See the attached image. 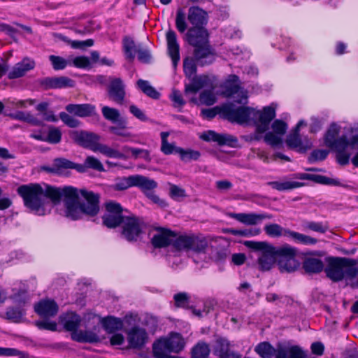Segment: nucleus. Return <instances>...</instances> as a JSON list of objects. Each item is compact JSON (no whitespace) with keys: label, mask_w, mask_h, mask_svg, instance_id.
<instances>
[{"label":"nucleus","mask_w":358,"mask_h":358,"mask_svg":"<svg viewBox=\"0 0 358 358\" xmlns=\"http://www.w3.org/2000/svg\"><path fill=\"white\" fill-rule=\"evenodd\" d=\"M17 194L22 198L24 206L38 215H45V206L50 199L57 204L64 197L66 215L73 220L83 219L84 215L94 217L99 212V196L86 189L71 186L63 189L45 185L29 183L20 185Z\"/></svg>","instance_id":"1"},{"label":"nucleus","mask_w":358,"mask_h":358,"mask_svg":"<svg viewBox=\"0 0 358 358\" xmlns=\"http://www.w3.org/2000/svg\"><path fill=\"white\" fill-rule=\"evenodd\" d=\"M276 106L275 103H272L262 110H256L252 107H236L234 103H229L220 108L219 112L231 122L244 124L252 120L255 131L250 138L259 141L262 138V134L269 129L271 122L275 117Z\"/></svg>","instance_id":"2"},{"label":"nucleus","mask_w":358,"mask_h":358,"mask_svg":"<svg viewBox=\"0 0 358 358\" xmlns=\"http://www.w3.org/2000/svg\"><path fill=\"white\" fill-rule=\"evenodd\" d=\"M208 22V14L203 8L197 6H190L188 9L187 16L182 8L176 11V27L182 34L187 30L185 37L190 38L194 43L196 38H203L209 35L206 26Z\"/></svg>","instance_id":"3"},{"label":"nucleus","mask_w":358,"mask_h":358,"mask_svg":"<svg viewBox=\"0 0 358 358\" xmlns=\"http://www.w3.org/2000/svg\"><path fill=\"white\" fill-rule=\"evenodd\" d=\"M326 262L327 265L324 267V272L333 282H340L343 279L352 281L357 277L358 268L355 267L356 260L329 257L326 259Z\"/></svg>","instance_id":"4"},{"label":"nucleus","mask_w":358,"mask_h":358,"mask_svg":"<svg viewBox=\"0 0 358 358\" xmlns=\"http://www.w3.org/2000/svg\"><path fill=\"white\" fill-rule=\"evenodd\" d=\"M70 136L76 144L84 148L90 149L93 152H99L110 158L122 159L124 157V155L117 150L111 148L105 144L99 143L101 137L94 132L76 130L71 132Z\"/></svg>","instance_id":"5"},{"label":"nucleus","mask_w":358,"mask_h":358,"mask_svg":"<svg viewBox=\"0 0 358 358\" xmlns=\"http://www.w3.org/2000/svg\"><path fill=\"white\" fill-rule=\"evenodd\" d=\"M185 341L178 333H171L168 336L160 338L152 345V353L155 357L170 354L178 353L185 348Z\"/></svg>","instance_id":"6"},{"label":"nucleus","mask_w":358,"mask_h":358,"mask_svg":"<svg viewBox=\"0 0 358 358\" xmlns=\"http://www.w3.org/2000/svg\"><path fill=\"white\" fill-rule=\"evenodd\" d=\"M209 35L204 36L203 38H196L192 43L190 38H187V43L194 48L193 56L196 64L203 66L209 65L215 61V52L209 43Z\"/></svg>","instance_id":"7"},{"label":"nucleus","mask_w":358,"mask_h":358,"mask_svg":"<svg viewBox=\"0 0 358 358\" xmlns=\"http://www.w3.org/2000/svg\"><path fill=\"white\" fill-rule=\"evenodd\" d=\"M278 264L281 272L292 273L299 266V262L296 259V250L285 245L278 248Z\"/></svg>","instance_id":"8"},{"label":"nucleus","mask_w":358,"mask_h":358,"mask_svg":"<svg viewBox=\"0 0 358 358\" xmlns=\"http://www.w3.org/2000/svg\"><path fill=\"white\" fill-rule=\"evenodd\" d=\"M173 245L178 250H192L196 252H205L208 242L205 238H199L195 236L181 235L173 240Z\"/></svg>","instance_id":"9"},{"label":"nucleus","mask_w":358,"mask_h":358,"mask_svg":"<svg viewBox=\"0 0 358 358\" xmlns=\"http://www.w3.org/2000/svg\"><path fill=\"white\" fill-rule=\"evenodd\" d=\"M122 224V234L128 241H136L142 234L144 222L134 215H127Z\"/></svg>","instance_id":"10"},{"label":"nucleus","mask_w":358,"mask_h":358,"mask_svg":"<svg viewBox=\"0 0 358 358\" xmlns=\"http://www.w3.org/2000/svg\"><path fill=\"white\" fill-rule=\"evenodd\" d=\"M106 212L103 216V224L108 228H115L123 222L127 215H123V208L119 203L109 201L106 203Z\"/></svg>","instance_id":"11"},{"label":"nucleus","mask_w":358,"mask_h":358,"mask_svg":"<svg viewBox=\"0 0 358 358\" xmlns=\"http://www.w3.org/2000/svg\"><path fill=\"white\" fill-rule=\"evenodd\" d=\"M285 143L289 148L299 153H306L313 145L311 141L308 137L302 138L299 132L294 131L287 136Z\"/></svg>","instance_id":"12"},{"label":"nucleus","mask_w":358,"mask_h":358,"mask_svg":"<svg viewBox=\"0 0 358 358\" xmlns=\"http://www.w3.org/2000/svg\"><path fill=\"white\" fill-rule=\"evenodd\" d=\"M148 340L147 331L138 326L133 327L127 332V341L131 348L141 349L146 344Z\"/></svg>","instance_id":"13"},{"label":"nucleus","mask_w":358,"mask_h":358,"mask_svg":"<svg viewBox=\"0 0 358 358\" xmlns=\"http://www.w3.org/2000/svg\"><path fill=\"white\" fill-rule=\"evenodd\" d=\"M108 95L113 101L122 104L125 95V85L120 78H112L108 86Z\"/></svg>","instance_id":"14"},{"label":"nucleus","mask_w":358,"mask_h":358,"mask_svg":"<svg viewBox=\"0 0 358 358\" xmlns=\"http://www.w3.org/2000/svg\"><path fill=\"white\" fill-rule=\"evenodd\" d=\"M157 233L155 234L151 243L155 248H162L173 245V239L176 237L175 232L165 228H157Z\"/></svg>","instance_id":"15"},{"label":"nucleus","mask_w":358,"mask_h":358,"mask_svg":"<svg viewBox=\"0 0 358 358\" xmlns=\"http://www.w3.org/2000/svg\"><path fill=\"white\" fill-rule=\"evenodd\" d=\"M166 40L169 55L172 59L173 67L176 68L180 61V46L176 33L173 29H169L166 33Z\"/></svg>","instance_id":"16"},{"label":"nucleus","mask_w":358,"mask_h":358,"mask_svg":"<svg viewBox=\"0 0 358 358\" xmlns=\"http://www.w3.org/2000/svg\"><path fill=\"white\" fill-rule=\"evenodd\" d=\"M58 310L59 306L53 299H43L34 305V311L44 318L55 317Z\"/></svg>","instance_id":"17"},{"label":"nucleus","mask_w":358,"mask_h":358,"mask_svg":"<svg viewBox=\"0 0 358 358\" xmlns=\"http://www.w3.org/2000/svg\"><path fill=\"white\" fill-rule=\"evenodd\" d=\"M41 85L45 89H61L73 87L75 82L66 76L46 77L41 80Z\"/></svg>","instance_id":"18"},{"label":"nucleus","mask_w":358,"mask_h":358,"mask_svg":"<svg viewBox=\"0 0 358 358\" xmlns=\"http://www.w3.org/2000/svg\"><path fill=\"white\" fill-rule=\"evenodd\" d=\"M341 131V127L336 123L331 124L324 136V143L331 149H333L340 144V142H347V137L345 135L337 138Z\"/></svg>","instance_id":"19"},{"label":"nucleus","mask_w":358,"mask_h":358,"mask_svg":"<svg viewBox=\"0 0 358 358\" xmlns=\"http://www.w3.org/2000/svg\"><path fill=\"white\" fill-rule=\"evenodd\" d=\"M230 217L246 225H255L263 220L273 218L272 215L267 213H231Z\"/></svg>","instance_id":"20"},{"label":"nucleus","mask_w":358,"mask_h":358,"mask_svg":"<svg viewBox=\"0 0 358 358\" xmlns=\"http://www.w3.org/2000/svg\"><path fill=\"white\" fill-rule=\"evenodd\" d=\"M35 67V62L29 58H24L21 62L15 64L8 73L10 80L24 76L26 73Z\"/></svg>","instance_id":"21"},{"label":"nucleus","mask_w":358,"mask_h":358,"mask_svg":"<svg viewBox=\"0 0 358 358\" xmlns=\"http://www.w3.org/2000/svg\"><path fill=\"white\" fill-rule=\"evenodd\" d=\"M200 138L206 142H216L220 145H231L233 143L237 142V138L233 136L228 134H217L213 130H208L203 132Z\"/></svg>","instance_id":"22"},{"label":"nucleus","mask_w":358,"mask_h":358,"mask_svg":"<svg viewBox=\"0 0 358 358\" xmlns=\"http://www.w3.org/2000/svg\"><path fill=\"white\" fill-rule=\"evenodd\" d=\"M292 178L295 179L299 180H308L315 182V183L327 185H334V186H340L341 182L338 180L330 178L325 176L317 175V174H310L305 173H297L292 175Z\"/></svg>","instance_id":"23"},{"label":"nucleus","mask_w":358,"mask_h":358,"mask_svg":"<svg viewBox=\"0 0 358 358\" xmlns=\"http://www.w3.org/2000/svg\"><path fill=\"white\" fill-rule=\"evenodd\" d=\"M59 322L62 324L64 329L67 331L73 333H78L81 322L80 316L73 312H69L59 317Z\"/></svg>","instance_id":"24"},{"label":"nucleus","mask_w":358,"mask_h":358,"mask_svg":"<svg viewBox=\"0 0 358 358\" xmlns=\"http://www.w3.org/2000/svg\"><path fill=\"white\" fill-rule=\"evenodd\" d=\"M65 108L69 113L80 117H90L96 115V107L90 103L69 104Z\"/></svg>","instance_id":"25"},{"label":"nucleus","mask_w":358,"mask_h":358,"mask_svg":"<svg viewBox=\"0 0 358 358\" xmlns=\"http://www.w3.org/2000/svg\"><path fill=\"white\" fill-rule=\"evenodd\" d=\"M278 248H273L266 252L262 253L258 259V264L262 271H268L278 257Z\"/></svg>","instance_id":"26"},{"label":"nucleus","mask_w":358,"mask_h":358,"mask_svg":"<svg viewBox=\"0 0 358 358\" xmlns=\"http://www.w3.org/2000/svg\"><path fill=\"white\" fill-rule=\"evenodd\" d=\"M134 187L141 189L145 195L157 187V182L142 175H134Z\"/></svg>","instance_id":"27"},{"label":"nucleus","mask_w":358,"mask_h":358,"mask_svg":"<svg viewBox=\"0 0 358 358\" xmlns=\"http://www.w3.org/2000/svg\"><path fill=\"white\" fill-rule=\"evenodd\" d=\"M305 272L308 274H315L324 271L323 262L315 257H306L302 264Z\"/></svg>","instance_id":"28"},{"label":"nucleus","mask_w":358,"mask_h":358,"mask_svg":"<svg viewBox=\"0 0 358 358\" xmlns=\"http://www.w3.org/2000/svg\"><path fill=\"white\" fill-rule=\"evenodd\" d=\"M267 185L270 186L274 189L279 192L289 191L294 189H296L303 186V183L297 181L287 180L286 178H283L279 181H270L268 182Z\"/></svg>","instance_id":"29"},{"label":"nucleus","mask_w":358,"mask_h":358,"mask_svg":"<svg viewBox=\"0 0 358 358\" xmlns=\"http://www.w3.org/2000/svg\"><path fill=\"white\" fill-rule=\"evenodd\" d=\"M285 236L290 237L297 243L305 245H313L318 242L317 239L315 238L291 230L285 231Z\"/></svg>","instance_id":"30"},{"label":"nucleus","mask_w":358,"mask_h":358,"mask_svg":"<svg viewBox=\"0 0 358 358\" xmlns=\"http://www.w3.org/2000/svg\"><path fill=\"white\" fill-rule=\"evenodd\" d=\"M340 145L332 150L336 151V157L337 162L342 165L345 166L349 164L350 158L351 156V153L348 152V148L350 147L348 146V143H344L343 141L340 142Z\"/></svg>","instance_id":"31"},{"label":"nucleus","mask_w":358,"mask_h":358,"mask_svg":"<svg viewBox=\"0 0 358 358\" xmlns=\"http://www.w3.org/2000/svg\"><path fill=\"white\" fill-rule=\"evenodd\" d=\"M71 338L73 341L80 343H97L100 341L99 336L92 331H80L78 333H73Z\"/></svg>","instance_id":"32"},{"label":"nucleus","mask_w":358,"mask_h":358,"mask_svg":"<svg viewBox=\"0 0 358 358\" xmlns=\"http://www.w3.org/2000/svg\"><path fill=\"white\" fill-rule=\"evenodd\" d=\"M101 324L104 329L108 333H113L121 329L123 327L122 321L120 319L112 316L103 318Z\"/></svg>","instance_id":"33"},{"label":"nucleus","mask_w":358,"mask_h":358,"mask_svg":"<svg viewBox=\"0 0 358 358\" xmlns=\"http://www.w3.org/2000/svg\"><path fill=\"white\" fill-rule=\"evenodd\" d=\"M210 346L203 341L198 342L191 350V358H208Z\"/></svg>","instance_id":"34"},{"label":"nucleus","mask_w":358,"mask_h":358,"mask_svg":"<svg viewBox=\"0 0 358 358\" xmlns=\"http://www.w3.org/2000/svg\"><path fill=\"white\" fill-rule=\"evenodd\" d=\"M111 187L115 191H124L131 187H134V175L116 178Z\"/></svg>","instance_id":"35"},{"label":"nucleus","mask_w":358,"mask_h":358,"mask_svg":"<svg viewBox=\"0 0 358 358\" xmlns=\"http://www.w3.org/2000/svg\"><path fill=\"white\" fill-rule=\"evenodd\" d=\"M10 116L14 120L24 121L34 126L42 124V122L29 112L17 111L15 113L10 114Z\"/></svg>","instance_id":"36"},{"label":"nucleus","mask_w":358,"mask_h":358,"mask_svg":"<svg viewBox=\"0 0 358 358\" xmlns=\"http://www.w3.org/2000/svg\"><path fill=\"white\" fill-rule=\"evenodd\" d=\"M175 152L180 155V159L185 162H187L191 160H198L201 157L199 151L192 149L185 150L180 147H177L175 149Z\"/></svg>","instance_id":"37"},{"label":"nucleus","mask_w":358,"mask_h":358,"mask_svg":"<svg viewBox=\"0 0 358 358\" xmlns=\"http://www.w3.org/2000/svg\"><path fill=\"white\" fill-rule=\"evenodd\" d=\"M123 50L127 59L133 61L135 58V52H137L134 41L129 36L123 38Z\"/></svg>","instance_id":"38"},{"label":"nucleus","mask_w":358,"mask_h":358,"mask_svg":"<svg viewBox=\"0 0 358 358\" xmlns=\"http://www.w3.org/2000/svg\"><path fill=\"white\" fill-rule=\"evenodd\" d=\"M137 86L145 94L152 99H158L160 96V94L147 80H138Z\"/></svg>","instance_id":"39"},{"label":"nucleus","mask_w":358,"mask_h":358,"mask_svg":"<svg viewBox=\"0 0 358 358\" xmlns=\"http://www.w3.org/2000/svg\"><path fill=\"white\" fill-rule=\"evenodd\" d=\"M255 352L262 358H272L275 348L268 342H262L255 348Z\"/></svg>","instance_id":"40"},{"label":"nucleus","mask_w":358,"mask_h":358,"mask_svg":"<svg viewBox=\"0 0 358 358\" xmlns=\"http://www.w3.org/2000/svg\"><path fill=\"white\" fill-rule=\"evenodd\" d=\"M124 150L129 152L134 159L141 158L148 162L151 161L150 151L148 150L128 146L124 147Z\"/></svg>","instance_id":"41"},{"label":"nucleus","mask_w":358,"mask_h":358,"mask_svg":"<svg viewBox=\"0 0 358 358\" xmlns=\"http://www.w3.org/2000/svg\"><path fill=\"white\" fill-rule=\"evenodd\" d=\"M13 294L10 296V299L13 301L14 303L18 305V306H24L29 301V295L27 291L25 289L16 290L13 289Z\"/></svg>","instance_id":"42"},{"label":"nucleus","mask_w":358,"mask_h":358,"mask_svg":"<svg viewBox=\"0 0 358 358\" xmlns=\"http://www.w3.org/2000/svg\"><path fill=\"white\" fill-rule=\"evenodd\" d=\"M6 318L14 322H19L23 315H25V311L21 308L18 307H8L6 312Z\"/></svg>","instance_id":"43"},{"label":"nucleus","mask_w":358,"mask_h":358,"mask_svg":"<svg viewBox=\"0 0 358 358\" xmlns=\"http://www.w3.org/2000/svg\"><path fill=\"white\" fill-rule=\"evenodd\" d=\"M264 229L266 234L271 237H279L282 235L285 236V231L287 230V229L282 228L278 224H266Z\"/></svg>","instance_id":"44"},{"label":"nucleus","mask_w":358,"mask_h":358,"mask_svg":"<svg viewBox=\"0 0 358 358\" xmlns=\"http://www.w3.org/2000/svg\"><path fill=\"white\" fill-rule=\"evenodd\" d=\"M101 113L103 117L111 122H116V121L118 120V118L120 117L119 110L109 106H105L102 107Z\"/></svg>","instance_id":"45"},{"label":"nucleus","mask_w":358,"mask_h":358,"mask_svg":"<svg viewBox=\"0 0 358 358\" xmlns=\"http://www.w3.org/2000/svg\"><path fill=\"white\" fill-rule=\"evenodd\" d=\"M196 62L194 58L187 57L183 60V69L187 77H192L196 73Z\"/></svg>","instance_id":"46"},{"label":"nucleus","mask_w":358,"mask_h":358,"mask_svg":"<svg viewBox=\"0 0 358 358\" xmlns=\"http://www.w3.org/2000/svg\"><path fill=\"white\" fill-rule=\"evenodd\" d=\"M62 132L57 127L51 126L49 129L48 134L46 135V142L52 144H57L61 141Z\"/></svg>","instance_id":"47"},{"label":"nucleus","mask_w":358,"mask_h":358,"mask_svg":"<svg viewBox=\"0 0 358 358\" xmlns=\"http://www.w3.org/2000/svg\"><path fill=\"white\" fill-rule=\"evenodd\" d=\"M244 245L248 248L253 249L256 251H260L262 252V253H264L266 252V250H269L274 248L266 242H256L248 241H245L244 243Z\"/></svg>","instance_id":"48"},{"label":"nucleus","mask_w":358,"mask_h":358,"mask_svg":"<svg viewBox=\"0 0 358 358\" xmlns=\"http://www.w3.org/2000/svg\"><path fill=\"white\" fill-rule=\"evenodd\" d=\"M265 135L262 138H264V141L268 145L275 147L282 143V136L276 134L273 131H268V130L264 132Z\"/></svg>","instance_id":"49"},{"label":"nucleus","mask_w":358,"mask_h":358,"mask_svg":"<svg viewBox=\"0 0 358 358\" xmlns=\"http://www.w3.org/2000/svg\"><path fill=\"white\" fill-rule=\"evenodd\" d=\"M175 306L177 308H187L189 303V296L186 292H180L173 296Z\"/></svg>","instance_id":"50"},{"label":"nucleus","mask_w":358,"mask_h":358,"mask_svg":"<svg viewBox=\"0 0 358 358\" xmlns=\"http://www.w3.org/2000/svg\"><path fill=\"white\" fill-rule=\"evenodd\" d=\"M216 101V97L211 90H205L200 94L199 103L202 105L212 106Z\"/></svg>","instance_id":"51"},{"label":"nucleus","mask_w":358,"mask_h":358,"mask_svg":"<svg viewBox=\"0 0 358 358\" xmlns=\"http://www.w3.org/2000/svg\"><path fill=\"white\" fill-rule=\"evenodd\" d=\"M350 140L347 139L348 146L352 150H358V124H355L350 129Z\"/></svg>","instance_id":"52"},{"label":"nucleus","mask_w":358,"mask_h":358,"mask_svg":"<svg viewBox=\"0 0 358 358\" xmlns=\"http://www.w3.org/2000/svg\"><path fill=\"white\" fill-rule=\"evenodd\" d=\"M59 118L66 126L71 128L78 127L80 124V122L78 120L65 112L59 113Z\"/></svg>","instance_id":"53"},{"label":"nucleus","mask_w":358,"mask_h":358,"mask_svg":"<svg viewBox=\"0 0 358 358\" xmlns=\"http://www.w3.org/2000/svg\"><path fill=\"white\" fill-rule=\"evenodd\" d=\"M85 164L87 169H92L99 172L105 171L102 163L93 156H88L85 159Z\"/></svg>","instance_id":"54"},{"label":"nucleus","mask_w":358,"mask_h":358,"mask_svg":"<svg viewBox=\"0 0 358 358\" xmlns=\"http://www.w3.org/2000/svg\"><path fill=\"white\" fill-rule=\"evenodd\" d=\"M273 132L282 136L287 130V124L281 120H275L271 124Z\"/></svg>","instance_id":"55"},{"label":"nucleus","mask_w":358,"mask_h":358,"mask_svg":"<svg viewBox=\"0 0 358 358\" xmlns=\"http://www.w3.org/2000/svg\"><path fill=\"white\" fill-rule=\"evenodd\" d=\"M49 60L53 69L56 71L64 69L68 64V62L65 59L59 56L50 55Z\"/></svg>","instance_id":"56"},{"label":"nucleus","mask_w":358,"mask_h":358,"mask_svg":"<svg viewBox=\"0 0 358 358\" xmlns=\"http://www.w3.org/2000/svg\"><path fill=\"white\" fill-rule=\"evenodd\" d=\"M231 350L230 349V343L225 338H220L217 341L215 351L218 357L220 355L225 354Z\"/></svg>","instance_id":"57"},{"label":"nucleus","mask_w":358,"mask_h":358,"mask_svg":"<svg viewBox=\"0 0 358 358\" xmlns=\"http://www.w3.org/2000/svg\"><path fill=\"white\" fill-rule=\"evenodd\" d=\"M329 151L327 150H314L308 157V162L313 163L317 161H323L328 156Z\"/></svg>","instance_id":"58"},{"label":"nucleus","mask_w":358,"mask_h":358,"mask_svg":"<svg viewBox=\"0 0 358 358\" xmlns=\"http://www.w3.org/2000/svg\"><path fill=\"white\" fill-rule=\"evenodd\" d=\"M169 97L175 108H182L185 104V101L179 90L173 89Z\"/></svg>","instance_id":"59"},{"label":"nucleus","mask_w":358,"mask_h":358,"mask_svg":"<svg viewBox=\"0 0 358 358\" xmlns=\"http://www.w3.org/2000/svg\"><path fill=\"white\" fill-rule=\"evenodd\" d=\"M55 166L58 173L64 169H71L73 162L65 158H57L54 159Z\"/></svg>","instance_id":"60"},{"label":"nucleus","mask_w":358,"mask_h":358,"mask_svg":"<svg viewBox=\"0 0 358 358\" xmlns=\"http://www.w3.org/2000/svg\"><path fill=\"white\" fill-rule=\"evenodd\" d=\"M304 227L313 231L320 232L322 234L325 233L328 230V227L327 225H324L321 222H307L305 223Z\"/></svg>","instance_id":"61"},{"label":"nucleus","mask_w":358,"mask_h":358,"mask_svg":"<svg viewBox=\"0 0 358 358\" xmlns=\"http://www.w3.org/2000/svg\"><path fill=\"white\" fill-rule=\"evenodd\" d=\"M290 345L283 343H279L275 349L274 355L275 358H288L289 349Z\"/></svg>","instance_id":"62"},{"label":"nucleus","mask_w":358,"mask_h":358,"mask_svg":"<svg viewBox=\"0 0 358 358\" xmlns=\"http://www.w3.org/2000/svg\"><path fill=\"white\" fill-rule=\"evenodd\" d=\"M192 81L196 85L199 90L204 87L211 85L210 78L206 75L196 76L192 79Z\"/></svg>","instance_id":"63"},{"label":"nucleus","mask_w":358,"mask_h":358,"mask_svg":"<svg viewBox=\"0 0 358 358\" xmlns=\"http://www.w3.org/2000/svg\"><path fill=\"white\" fill-rule=\"evenodd\" d=\"M288 358H305L306 353L298 345H290Z\"/></svg>","instance_id":"64"}]
</instances>
